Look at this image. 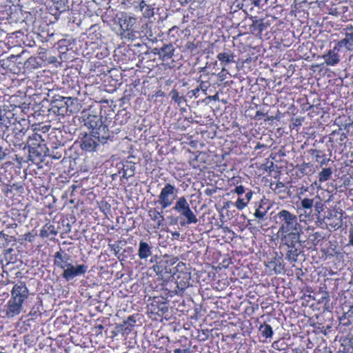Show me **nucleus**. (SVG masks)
<instances>
[{
	"mask_svg": "<svg viewBox=\"0 0 353 353\" xmlns=\"http://www.w3.org/2000/svg\"><path fill=\"white\" fill-rule=\"evenodd\" d=\"M349 232V243L353 247V228H350Z\"/></svg>",
	"mask_w": 353,
	"mask_h": 353,
	"instance_id": "44",
	"label": "nucleus"
},
{
	"mask_svg": "<svg viewBox=\"0 0 353 353\" xmlns=\"http://www.w3.org/2000/svg\"><path fill=\"white\" fill-rule=\"evenodd\" d=\"M332 174V170L330 168H323L319 173V181L324 182L327 181Z\"/></svg>",
	"mask_w": 353,
	"mask_h": 353,
	"instance_id": "31",
	"label": "nucleus"
},
{
	"mask_svg": "<svg viewBox=\"0 0 353 353\" xmlns=\"http://www.w3.org/2000/svg\"><path fill=\"white\" fill-rule=\"evenodd\" d=\"M350 345L352 349L353 350V336L350 339Z\"/></svg>",
	"mask_w": 353,
	"mask_h": 353,
	"instance_id": "55",
	"label": "nucleus"
},
{
	"mask_svg": "<svg viewBox=\"0 0 353 353\" xmlns=\"http://www.w3.org/2000/svg\"><path fill=\"white\" fill-rule=\"evenodd\" d=\"M314 199L304 198L301 201V207L304 210L305 214L310 215L314 206Z\"/></svg>",
	"mask_w": 353,
	"mask_h": 353,
	"instance_id": "24",
	"label": "nucleus"
},
{
	"mask_svg": "<svg viewBox=\"0 0 353 353\" xmlns=\"http://www.w3.org/2000/svg\"><path fill=\"white\" fill-rule=\"evenodd\" d=\"M214 192H215V190L207 188L205 190V194L208 196H211Z\"/></svg>",
	"mask_w": 353,
	"mask_h": 353,
	"instance_id": "50",
	"label": "nucleus"
},
{
	"mask_svg": "<svg viewBox=\"0 0 353 353\" xmlns=\"http://www.w3.org/2000/svg\"><path fill=\"white\" fill-rule=\"evenodd\" d=\"M109 246L111 248V250L114 252V254L117 256L120 250V246L119 244H113V245H109Z\"/></svg>",
	"mask_w": 353,
	"mask_h": 353,
	"instance_id": "41",
	"label": "nucleus"
},
{
	"mask_svg": "<svg viewBox=\"0 0 353 353\" xmlns=\"http://www.w3.org/2000/svg\"><path fill=\"white\" fill-rule=\"evenodd\" d=\"M266 214L267 210H265L261 205H259V207L256 209L255 212L254 213V217L259 219V222L263 221Z\"/></svg>",
	"mask_w": 353,
	"mask_h": 353,
	"instance_id": "30",
	"label": "nucleus"
},
{
	"mask_svg": "<svg viewBox=\"0 0 353 353\" xmlns=\"http://www.w3.org/2000/svg\"><path fill=\"white\" fill-rule=\"evenodd\" d=\"M314 205L315 208V212L316 213L317 215H319L321 213V212L323 210L324 205L321 201H319L316 202L314 201Z\"/></svg>",
	"mask_w": 353,
	"mask_h": 353,
	"instance_id": "38",
	"label": "nucleus"
},
{
	"mask_svg": "<svg viewBox=\"0 0 353 353\" xmlns=\"http://www.w3.org/2000/svg\"><path fill=\"white\" fill-rule=\"evenodd\" d=\"M265 114V113L258 110L256 112L255 119H260L262 117H264Z\"/></svg>",
	"mask_w": 353,
	"mask_h": 353,
	"instance_id": "48",
	"label": "nucleus"
},
{
	"mask_svg": "<svg viewBox=\"0 0 353 353\" xmlns=\"http://www.w3.org/2000/svg\"><path fill=\"white\" fill-rule=\"evenodd\" d=\"M99 141L97 139L92 136V132L90 134H85L81 141V148L87 152H92L96 150L97 147L99 145Z\"/></svg>",
	"mask_w": 353,
	"mask_h": 353,
	"instance_id": "13",
	"label": "nucleus"
},
{
	"mask_svg": "<svg viewBox=\"0 0 353 353\" xmlns=\"http://www.w3.org/2000/svg\"><path fill=\"white\" fill-rule=\"evenodd\" d=\"M285 187V184L283 183V182H281V181H278L276 183V186H275V188L276 189H281V188H283Z\"/></svg>",
	"mask_w": 353,
	"mask_h": 353,
	"instance_id": "49",
	"label": "nucleus"
},
{
	"mask_svg": "<svg viewBox=\"0 0 353 353\" xmlns=\"http://www.w3.org/2000/svg\"><path fill=\"white\" fill-rule=\"evenodd\" d=\"M174 48L172 44H165L161 48H154L152 52L154 54H157L163 61H166L170 59L174 55Z\"/></svg>",
	"mask_w": 353,
	"mask_h": 353,
	"instance_id": "10",
	"label": "nucleus"
},
{
	"mask_svg": "<svg viewBox=\"0 0 353 353\" xmlns=\"http://www.w3.org/2000/svg\"><path fill=\"white\" fill-rule=\"evenodd\" d=\"M15 121L16 119L12 123L14 125L12 132L6 137V141L10 145L12 144L15 148H21L23 147V149H26V144H25L24 139L28 127H24L21 122Z\"/></svg>",
	"mask_w": 353,
	"mask_h": 353,
	"instance_id": "4",
	"label": "nucleus"
},
{
	"mask_svg": "<svg viewBox=\"0 0 353 353\" xmlns=\"http://www.w3.org/2000/svg\"><path fill=\"white\" fill-rule=\"evenodd\" d=\"M16 58H17V56L11 55L10 57H8V59L10 61H13V59H16Z\"/></svg>",
	"mask_w": 353,
	"mask_h": 353,
	"instance_id": "58",
	"label": "nucleus"
},
{
	"mask_svg": "<svg viewBox=\"0 0 353 353\" xmlns=\"http://www.w3.org/2000/svg\"><path fill=\"white\" fill-rule=\"evenodd\" d=\"M97 327H98V329H99V330H102V329H103V326L102 325H99L97 326Z\"/></svg>",
	"mask_w": 353,
	"mask_h": 353,
	"instance_id": "62",
	"label": "nucleus"
},
{
	"mask_svg": "<svg viewBox=\"0 0 353 353\" xmlns=\"http://www.w3.org/2000/svg\"><path fill=\"white\" fill-rule=\"evenodd\" d=\"M197 48V46L192 42H188L187 43V48L190 51H194Z\"/></svg>",
	"mask_w": 353,
	"mask_h": 353,
	"instance_id": "42",
	"label": "nucleus"
},
{
	"mask_svg": "<svg viewBox=\"0 0 353 353\" xmlns=\"http://www.w3.org/2000/svg\"><path fill=\"white\" fill-rule=\"evenodd\" d=\"M177 192L178 190L174 185L165 183L158 196V203L161 205L162 210L172 205L174 200L177 197Z\"/></svg>",
	"mask_w": 353,
	"mask_h": 353,
	"instance_id": "5",
	"label": "nucleus"
},
{
	"mask_svg": "<svg viewBox=\"0 0 353 353\" xmlns=\"http://www.w3.org/2000/svg\"><path fill=\"white\" fill-rule=\"evenodd\" d=\"M277 223L279 224V233L281 236L290 232H301V225L298 222V218L286 210H282L276 214Z\"/></svg>",
	"mask_w": 353,
	"mask_h": 353,
	"instance_id": "2",
	"label": "nucleus"
},
{
	"mask_svg": "<svg viewBox=\"0 0 353 353\" xmlns=\"http://www.w3.org/2000/svg\"><path fill=\"white\" fill-rule=\"evenodd\" d=\"M137 8L141 10L143 17L146 18H150L154 14L153 6L147 3L145 1L142 0L140 1Z\"/></svg>",
	"mask_w": 353,
	"mask_h": 353,
	"instance_id": "22",
	"label": "nucleus"
},
{
	"mask_svg": "<svg viewBox=\"0 0 353 353\" xmlns=\"http://www.w3.org/2000/svg\"><path fill=\"white\" fill-rule=\"evenodd\" d=\"M149 216L150 219L157 223V226L154 228H159L163 224L164 216L163 211L159 212L157 209H151L149 210Z\"/></svg>",
	"mask_w": 353,
	"mask_h": 353,
	"instance_id": "21",
	"label": "nucleus"
},
{
	"mask_svg": "<svg viewBox=\"0 0 353 353\" xmlns=\"http://www.w3.org/2000/svg\"><path fill=\"white\" fill-rule=\"evenodd\" d=\"M172 236L174 239H177L179 238V236H180V233L177 231H175V232H172Z\"/></svg>",
	"mask_w": 353,
	"mask_h": 353,
	"instance_id": "52",
	"label": "nucleus"
},
{
	"mask_svg": "<svg viewBox=\"0 0 353 353\" xmlns=\"http://www.w3.org/2000/svg\"><path fill=\"white\" fill-rule=\"evenodd\" d=\"M52 1L58 6H61L65 5V3L67 2V0H52Z\"/></svg>",
	"mask_w": 353,
	"mask_h": 353,
	"instance_id": "46",
	"label": "nucleus"
},
{
	"mask_svg": "<svg viewBox=\"0 0 353 353\" xmlns=\"http://www.w3.org/2000/svg\"><path fill=\"white\" fill-rule=\"evenodd\" d=\"M62 151H64V149L60 147H54L52 150V157L53 159H59L62 156Z\"/></svg>",
	"mask_w": 353,
	"mask_h": 353,
	"instance_id": "32",
	"label": "nucleus"
},
{
	"mask_svg": "<svg viewBox=\"0 0 353 353\" xmlns=\"http://www.w3.org/2000/svg\"><path fill=\"white\" fill-rule=\"evenodd\" d=\"M206 99L213 100V101H219V94H218V93H216V94H214L213 96H208L206 97Z\"/></svg>",
	"mask_w": 353,
	"mask_h": 353,
	"instance_id": "47",
	"label": "nucleus"
},
{
	"mask_svg": "<svg viewBox=\"0 0 353 353\" xmlns=\"http://www.w3.org/2000/svg\"><path fill=\"white\" fill-rule=\"evenodd\" d=\"M234 192L238 195H241L245 192V188L243 185L236 186L234 189Z\"/></svg>",
	"mask_w": 353,
	"mask_h": 353,
	"instance_id": "40",
	"label": "nucleus"
},
{
	"mask_svg": "<svg viewBox=\"0 0 353 353\" xmlns=\"http://www.w3.org/2000/svg\"><path fill=\"white\" fill-rule=\"evenodd\" d=\"M345 316L350 322L353 321V305L350 307L349 310L345 313Z\"/></svg>",
	"mask_w": 353,
	"mask_h": 353,
	"instance_id": "39",
	"label": "nucleus"
},
{
	"mask_svg": "<svg viewBox=\"0 0 353 353\" xmlns=\"http://www.w3.org/2000/svg\"><path fill=\"white\" fill-rule=\"evenodd\" d=\"M216 57L221 63L225 64L234 62V55L230 51L228 52H220L217 54Z\"/></svg>",
	"mask_w": 353,
	"mask_h": 353,
	"instance_id": "25",
	"label": "nucleus"
},
{
	"mask_svg": "<svg viewBox=\"0 0 353 353\" xmlns=\"http://www.w3.org/2000/svg\"><path fill=\"white\" fill-rule=\"evenodd\" d=\"M253 192L251 190H249L248 192L245 194V201L249 203L250 199L252 197Z\"/></svg>",
	"mask_w": 353,
	"mask_h": 353,
	"instance_id": "45",
	"label": "nucleus"
},
{
	"mask_svg": "<svg viewBox=\"0 0 353 353\" xmlns=\"http://www.w3.org/2000/svg\"><path fill=\"white\" fill-rule=\"evenodd\" d=\"M23 303L17 302V301L10 298L6 305L5 309V314L7 317L12 318L21 313L23 309Z\"/></svg>",
	"mask_w": 353,
	"mask_h": 353,
	"instance_id": "11",
	"label": "nucleus"
},
{
	"mask_svg": "<svg viewBox=\"0 0 353 353\" xmlns=\"http://www.w3.org/2000/svg\"><path fill=\"white\" fill-rule=\"evenodd\" d=\"M57 232L55 227L52 225H45L41 230L40 235L41 237H49L51 235H56Z\"/></svg>",
	"mask_w": 353,
	"mask_h": 353,
	"instance_id": "26",
	"label": "nucleus"
},
{
	"mask_svg": "<svg viewBox=\"0 0 353 353\" xmlns=\"http://www.w3.org/2000/svg\"><path fill=\"white\" fill-rule=\"evenodd\" d=\"M339 48L335 46L333 49L330 50L326 54H323V59L327 65L334 66L339 63L340 56L338 54Z\"/></svg>",
	"mask_w": 353,
	"mask_h": 353,
	"instance_id": "15",
	"label": "nucleus"
},
{
	"mask_svg": "<svg viewBox=\"0 0 353 353\" xmlns=\"http://www.w3.org/2000/svg\"><path fill=\"white\" fill-rule=\"evenodd\" d=\"M337 353H347V352L343 350H339Z\"/></svg>",
	"mask_w": 353,
	"mask_h": 353,
	"instance_id": "64",
	"label": "nucleus"
},
{
	"mask_svg": "<svg viewBox=\"0 0 353 353\" xmlns=\"http://www.w3.org/2000/svg\"><path fill=\"white\" fill-rule=\"evenodd\" d=\"M252 3L256 6H259L262 0H252ZM268 0H265L264 2L267 3Z\"/></svg>",
	"mask_w": 353,
	"mask_h": 353,
	"instance_id": "51",
	"label": "nucleus"
},
{
	"mask_svg": "<svg viewBox=\"0 0 353 353\" xmlns=\"http://www.w3.org/2000/svg\"><path fill=\"white\" fill-rule=\"evenodd\" d=\"M253 26L255 27V29H257L259 32H262L266 28V25L263 23L262 19L255 20L254 21Z\"/></svg>",
	"mask_w": 353,
	"mask_h": 353,
	"instance_id": "33",
	"label": "nucleus"
},
{
	"mask_svg": "<svg viewBox=\"0 0 353 353\" xmlns=\"http://www.w3.org/2000/svg\"><path fill=\"white\" fill-rule=\"evenodd\" d=\"M345 138H346V135L345 133H343L341 137V141H343Z\"/></svg>",
	"mask_w": 353,
	"mask_h": 353,
	"instance_id": "59",
	"label": "nucleus"
},
{
	"mask_svg": "<svg viewBox=\"0 0 353 353\" xmlns=\"http://www.w3.org/2000/svg\"><path fill=\"white\" fill-rule=\"evenodd\" d=\"M136 320L134 316H130L123 321V323L121 326L125 327V331L128 330V332H130L132 328L134 326Z\"/></svg>",
	"mask_w": 353,
	"mask_h": 353,
	"instance_id": "29",
	"label": "nucleus"
},
{
	"mask_svg": "<svg viewBox=\"0 0 353 353\" xmlns=\"http://www.w3.org/2000/svg\"><path fill=\"white\" fill-rule=\"evenodd\" d=\"M88 266L84 264L74 265L71 263L63 270L62 277L67 281L73 280L75 277L84 275L88 271Z\"/></svg>",
	"mask_w": 353,
	"mask_h": 353,
	"instance_id": "7",
	"label": "nucleus"
},
{
	"mask_svg": "<svg viewBox=\"0 0 353 353\" xmlns=\"http://www.w3.org/2000/svg\"><path fill=\"white\" fill-rule=\"evenodd\" d=\"M300 235V232H294L281 236V248H287L285 259L290 263L296 262L301 253Z\"/></svg>",
	"mask_w": 353,
	"mask_h": 353,
	"instance_id": "1",
	"label": "nucleus"
},
{
	"mask_svg": "<svg viewBox=\"0 0 353 353\" xmlns=\"http://www.w3.org/2000/svg\"><path fill=\"white\" fill-rule=\"evenodd\" d=\"M326 163V161L325 159H323L321 162V165H324Z\"/></svg>",
	"mask_w": 353,
	"mask_h": 353,
	"instance_id": "63",
	"label": "nucleus"
},
{
	"mask_svg": "<svg viewBox=\"0 0 353 353\" xmlns=\"http://www.w3.org/2000/svg\"><path fill=\"white\" fill-rule=\"evenodd\" d=\"M200 90H200V89H199V86H198L196 88H195V89H194L193 90H192V92L193 95L196 96V95L197 94V93H198Z\"/></svg>",
	"mask_w": 353,
	"mask_h": 353,
	"instance_id": "53",
	"label": "nucleus"
},
{
	"mask_svg": "<svg viewBox=\"0 0 353 353\" xmlns=\"http://www.w3.org/2000/svg\"><path fill=\"white\" fill-rule=\"evenodd\" d=\"M170 95L171 96L172 99L174 100L179 106H181L183 103L187 102V99L183 96L179 95V92L176 90H172Z\"/></svg>",
	"mask_w": 353,
	"mask_h": 353,
	"instance_id": "27",
	"label": "nucleus"
},
{
	"mask_svg": "<svg viewBox=\"0 0 353 353\" xmlns=\"http://www.w3.org/2000/svg\"><path fill=\"white\" fill-rule=\"evenodd\" d=\"M248 202L245 201V199L243 198H238V199L236 200V201L235 202V207L238 209V210H243L245 206H247Z\"/></svg>",
	"mask_w": 353,
	"mask_h": 353,
	"instance_id": "34",
	"label": "nucleus"
},
{
	"mask_svg": "<svg viewBox=\"0 0 353 353\" xmlns=\"http://www.w3.org/2000/svg\"><path fill=\"white\" fill-rule=\"evenodd\" d=\"M65 97L57 96L50 103L49 111L57 115L64 116L66 114Z\"/></svg>",
	"mask_w": 353,
	"mask_h": 353,
	"instance_id": "9",
	"label": "nucleus"
},
{
	"mask_svg": "<svg viewBox=\"0 0 353 353\" xmlns=\"http://www.w3.org/2000/svg\"><path fill=\"white\" fill-rule=\"evenodd\" d=\"M17 223H12V224H10V228H16V227H17Z\"/></svg>",
	"mask_w": 353,
	"mask_h": 353,
	"instance_id": "60",
	"label": "nucleus"
},
{
	"mask_svg": "<svg viewBox=\"0 0 353 353\" xmlns=\"http://www.w3.org/2000/svg\"><path fill=\"white\" fill-rule=\"evenodd\" d=\"M4 152H2V148L0 146V161L4 157Z\"/></svg>",
	"mask_w": 353,
	"mask_h": 353,
	"instance_id": "54",
	"label": "nucleus"
},
{
	"mask_svg": "<svg viewBox=\"0 0 353 353\" xmlns=\"http://www.w3.org/2000/svg\"><path fill=\"white\" fill-rule=\"evenodd\" d=\"M266 266L275 274H281L284 271L283 254L281 253V255H278L276 253V256L266 264Z\"/></svg>",
	"mask_w": 353,
	"mask_h": 353,
	"instance_id": "14",
	"label": "nucleus"
},
{
	"mask_svg": "<svg viewBox=\"0 0 353 353\" xmlns=\"http://www.w3.org/2000/svg\"><path fill=\"white\" fill-rule=\"evenodd\" d=\"M10 116H13V114L12 112H8V115H7V114H0V120L1 121V123L4 124V125L7 128L9 127V125H8V123L11 124V121L8 120V122L6 121L7 119H9Z\"/></svg>",
	"mask_w": 353,
	"mask_h": 353,
	"instance_id": "36",
	"label": "nucleus"
},
{
	"mask_svg": "<svg viewBox=\"0 0 353 353\" xmlns=\"http://www.w3.org/2000/svg\"><path fill=\"white\" fill-rule=\"evenodd\" d=\"M152 255V247L147 243L141 241L139 244L138 256L141 259H146Z\"/></svg>",
	"mask_w": 353,
	"mask_h": 353,
	"instance_id": "18",
	"label": "nucleus"
},
{
	"mask_svg": "<svg viewBox=\"0 0 353 353\" xmlns=\"http://www.w3.org/2000/svg\"><path fill=\"white\" fill-rule=\"evenodd\" d=\"M134 174V166L130 165V167L128 165L126 169H124L123 177L129 178Z\"/></svg>",
	"mask_w": 353,
	"mask_h": 353,
	"instance_id": "35",
	"label": "nucleus"
},
{
	"mask_svg": "<svg viewBox=\"0 0 353 353\" xmlns=\"http://www.w3.org/2000/svg\"><path fill=\"white\" fill-rule=\"evenodd\" d=\"M172 210L175 211L179 214L180 225L181 227L196 223L199 221L196 216L191 210L187 199L184 196L177 198Z\"/></svg>",
	"mask_w": 353,
	"mask_h": 353,
	"instance_id": "3",
	"label": "nucleus"
},
{
	"mask_svg": "<svg viewBox=\"0 0 353 353\" xmlns=\"http://www.w3.org/2000/svg\"><path fill=\"white\" fill-rule=\"evenodd\" d=\"M92 136L101 143H105L108 140H112L113 134L110 133L106 125L102 123L96 130L92 132Z\"/></svg>",
	"mask_w": 353,
	"mask_h": 353,
	"instance_id": "12",
	"label": "nucleus"
},
{
	"mask_svg": "<svg viewBox=\"0 0 353 353\" xmlns=\"http://www.w3.org/2000/svg\"><path fill=\"white\" fill-rule=\"evenodd\" d=\"M26 236H30V237H28H28H26V239H28L29 241H31L32 240H31V238H30V237H31V236H30V234H28Z\"/></svg>",
	"mask_w": 353,
	"mask_h": 353,
	"instance_id": "61",
	"label": "nucleus"
},
{
	"mask_svg": "<svg viewBox=\"0 0 353 353\" xmlns=\"http://www.w3.org/2000/svg\"><path fill=\"white\" fill-rule=\"evenodd\" d=\"M54 256V265L63 270L70 263V256L63 251L56 252Z\"/></svg>",
	"mask_w": 353,
	"mask_h": 353,
	"instance_id": "16",
	"label": "nucleus"
},
{
	"mask_svg": "<svg viewBox=\"0 0 353 353\" xmlns=\"http://www.w3.org/2000/svg\"><path fill=\"white\" fill-rule=\"evenodd\" d=\"M336 46L339 48H345L347 50H351L353 47V32L345 33V37L340 40Z\"/></svg>",
	"mask_w": 353,
	"mask_h": 353,
	"instance_id": "23",
	"label": "nucleus"
},
{
	"mask_svg": "<svg viewBox=\"0 0 353 353\" xmlns=\"http://www.w3.org/2000/svg\"><path fill=\"white\" fill-rule=\"evenodd\" d=\"M29 296V290L23 282L16 283L11 290V297L12 299L23 303L26 299Z\"/></svg>",
	"mask_w": 353,
	"mask_h": 353,
	"instance_id": "8",
	"label": "nucleus"
},
{
	"mask_svg": "<svg viewBox=\"0 0 353 353\" xmlns=\"http://www.w3.org/2000/svg\"><path fill=\"white\" fill-rule=\"evenodd\" d=\"M168 219L170 220V224H176L180 220V216L179 217H174L172 216H168Z\"/></svg>",
	"mask_w": 353,
	"mask_h": 353,
	"instance_id": "43",
	"label": "nucleus"
},
{
	"mask_svg": "<svg viewBox=\"0 0 353 353\" xmlns=\"http://www.w3.org/2000/svg\"><path fill=\"white\" fill-rule=\"evenodd\" d=\"M153 269H154V272H157V270L159 271V265H153Z\"/></svg>",
	"mask_w": 353,
	"mask_h": 353,
	"instance_id": "56",
	"label": "nucleus"
},
{
	"mask_svg": "<svg viewBox=\"0 0 353 353\" xmlns=\"http://www.w3.org/2000/svg\"><path fill=\"white\" fill-rule=\"evenodd\" d=\"M36 311H34L33 309L30 312L29 315L30 316H34L36 314Z\"/></svg>",
	"mask_w": 353,
	"mask_h": 353,
	"instance_id": "57",
	"label": "nucleus"
},
{
	"mask_svg": "<svg viewBox=\"0 0 353 353\" xmlns=\"http://www.w3.org/2000/svg\"><path fill=\"white\" fill-rule=\"evenodd\" d=\"M84 121L85 125L90 130V132L96 130L102 123H103L101 117L92 114H89Z\"/></svg>",
	"mask_w": 353,
	"mask_h": 353,
	"instance_id": "17",
	"label": "nucleus"
},
{
	"mask_svg": "<svg viewBox=\"0 0 353 353\" xmlns=\"http://www.w3.org/2000/svg\"><path fill=\"white\" fill-rule=\"evenodd\" d=\"M41 135L37 133H33L31 136L28 137L26 148H28V152L36 156L41 157L42 153L44 152L46 149L45 144H43Z\"/></svg>",
	"mask_w": 353,
	"mask_h": 353,
	"instance_id": "6",
	"label": "nucleus"
},
{
	"mask_svg": "<svg viewBox=\"0 0 353 353\" xmlns=\"http://www.w3.org/2000/svg\"><path fill=\"white\" fill-rule=\"evenodd\" d=\"M259 331L266 339L272 337L273 334L272 327L266 323H263L260 326Z\"/></svg>",
	"mask_w": 353,
	"mask_h": 353,
	"instance_id": "28",
	"label": "nucleus"
},
{
	"mask_svg": "<svg viewBox=\"0 0 353 353\" xmlns=\"http://www.w3.org/2000/svg\"><path fill=\"white\" fill-rule=\"evenodd\" d=\"M66 114L68 113H75L79 110V103L77 98L65 97Z\"/></svg>",
	"mask_w": 353,
	"mask_h": 353,
	"instance_id": "20",
	"label": "nucleus"
},
{
	"mask_svg": "<svg viewBox=\"0 0 353 353\" xmlns=\"http://www.w3.org/2000/svg\"><path fill=\"white\" fill-rule=\"evenodd\" d=\"M120 26L123 30H130L135 28L137 19L132 16L126 15L119 21Z\"/></svg>",
	"mask_w": 353,
	"mask_h": 353,
	"instance_id": "19",
	"label": "nucleus"
},
{
	"mask_svg": "<svg viewBox=\"0 0 353 353\" xmlns=\"http://www.w3.org/2000/svg\"><path fill=\"white\" fill-rule=\"evenodd\" d=\"M210 87V83L208 81H201L199 89L202 90L205 94H207V90L208 88Z\"/></svg>",
	"mask_w": 353,
	"mask_h": 353,
	"instance_id": "37",
	"label": "nucleus"
}]
</instances>
